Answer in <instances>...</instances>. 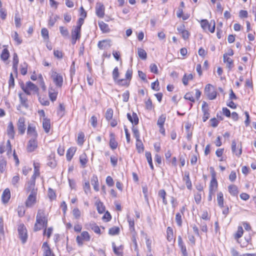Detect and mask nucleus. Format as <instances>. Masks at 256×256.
Segmentation results:
<instances>
[{"instance_id":"f257e3e1","label":"nucleus","mask_w":256,"mask_h":256,"mask_svg":"<svg viewBox=\"0 0 256 256\" xmlns=\"http://www.w3.org/2000/svg\"><path fill=\"white\" fill-rule=\"evenodd\" d=\"M47 226L48 219L46 216L44 210H39L37 213L36 222L34 226V230L37 232L42 228H44V234H45L46 231Z\"/></svg>"},{"instance_id":"f03ea898","label":"nucleus","mask_w":256,"mask_h":256,"mask_svg":"<svg viewBox=\"0 0 256 256\" xmlns=\"http://www.w3.org/2000/svg\"><path fill=\"white\" fill-rule=\"evenodd\" d=\"M20 88L27 95H30L31 92L35 94H38V88L32 82L28 81L26 82V85L24 84H20Z\"/></svg>"},{"instance_id":"7ed1b4c3","label":"nucleus","mask_w":256,"mask_h":256,"mask_svg":"<svg viewBox=\"0 0 256 256\" xmlns=\"http://www.w3.org/2000/svg\"><path fill=\"white\" fill-rule=\"evenodd\" d=\"M202 28L205 31L208 30L212 33L214 32L215 30V22L214 20L211 21L209 23L207 20H202L200 22Z\"/></svg>"},{"instance_id":"20e7f679","label":"nucleus","mask_w":256,"mask_h":256,"mask_svg":"<svg viewBox=\"0 0 256 256\" xmlns=\"http://www.w3.org/2000/svg\"><path fill=\"white\" fill-rule=\"evenodd\" d=\"M204 93L210 100H213L216 97V92L214 90V86L211 84L206 85L204 88Z\"/></svg>"},{"instance_id":"39448f33","label":"nucleus","mask_w":256,"mask_h":256,"mask_svg":"<svg viewBox=\"0 0 256 256\" xmlns=\"http://www.w3.org/2000/svg\"><path fill=\"white\" fill-rule=\"evenodd\" d=\"M18 233L19 238L20 239L22 244H24L28 238L27 230L24 224H20L18 226Z\"/></svg>"},{"instance_id":"423d86ee","label":"nucleus","mask_w":256,"mask_h":256,"mask_svg":"<svg viewBox=\"0 0 256 256\" xmlns=\"http://www.w3.org/2000/svg\"><path fill=\"white\" fill-rule=\"evenodd\" d=\"M51 77L57 87L61 88L63 84V78L60 74L52 71Z\"/></svg>"},{"instance_id":"0eeeda50","label":"nucleus","mask_w":256,"mask_h":256,"mask_svg":"<svg viewBox=\"0 0 256 256\" xmlns=\"http://www.w3.org/2000/svg\"><path fill=\"white\" fill-rule=\"evenodd\" d=\"M90 236L88 232L86 231H84L81 233L80 236H78L76 238V241L78 246H82L83 245V241L86 242L90 241Z\"/></svg>"},{"instance_id":"6e6552de","label":"nucleus","mask_w":256,"mask_h":256,"mask_svg":"<svg viewBox=\"0 0 256 256\" xmlns=\"http://www.w3.org/2000/svg\"><path fill=\"white\" fill-rule=\"evenodd\" d=\"M36 139L37 138H31L28 142L26 148L28 152H32L38 148V142Z\"/></svg>"},{"instance_id":"1a4fd4ad","label":"nucleus","mask_w":256,"mask_h":256,"mask_svg":"<svg viewBox=\"0 0 256 256\" xmlns=\"http://www.w3.org/2000/svg\"><path fill=\"white\" fill-rule=\"evenodd\" d=\"M112 46L110 40H104L98 42V46L100 50H106L108 49Z\"/></svg>"},{"instance_id":"9d476101","label":"nucleus","mask_w":256,"mask_h":256,"mask_svg":"<svg viewBox=\"0 0 256 256\" xmlns=\"http://www.w3.org/2000/svg\"><path fill=\"white\" fill-rule=\"evenodd\" d=\"M96 16L102 18L104 15V7L102 4L97 2L96 6Z\"/></svg>"},{"instance_id":"9b49d317","label":"nucleus","mask_w":256,"mask_h":256,"mask_svg":"<svg viewBox=\"0 0 256 256\" xmlns=\"http://www.w3.org/2000/svg\"><path fill=\"white\" fill-rule=\"evenodd\" d=\"M238 149L236 150V143L235 140H233L232 143V153L234 154L237 156L240 157L242 153V144L238 146Z\"/></svg>"},{"instance_id":"f8f14e48","label":"nucleus","mask_w":256,"mask_h":256,"mask_svg":"<svg viewBox=\"0 0 256 256\" xmlns=\"http://www.w3.org/2000/svg\"><path fill=\"white\" fill-rule=\"evenodd\" d=\"M42 248L43 250V256H55L46 242H44L42 244Z\"/></svg>"},{"instance_id":"ddd939ff","label":"nucleus","mask_w":256,"mask_h":256,"mask_svg":"<svg viewBox=\"0 0 256 256\" xmlns=\"http://www.w3.org/2000/svg\"><path fill=\"white\" fill-rule=\"evenodd\" d=\"M25 118L24 117H20L18 120V128L20 134H23L26 130Z\"/></svg>"},{"instance_id":"4468645a","label":"nucleus","mask_w":256,"mask_h":256,"mask_svg":"<svg viewBox=\"0 0 256 256\" xmlns=\"http://www.w3.org/2000/svg\"><path fill=\"white\" fill-rule=\"evenodd\" d=\"M177 30L179 34H182V38L184 40H187L190 36L189 32L185 30L184 25H180L177 28Z\"/></svg>"},{"instance_id":"2eb2a0df","label":"nucleus","mask_w":256,"mask_h":256,"mask_svg":"<svg viewBox=\"0 0 256 256\" xmlns=\"http://www.w3.org/2000/svg\"><path fill=\"white\" fill-rule=\"evenodd\" d=\"M27 134L32 138H37L38 134L36 130V127L32 124H30L28 126Z\"/></svg>"},{"instance_id":"dca6fc26","label":"nucleus","mask_w":256,"mask_h":256,"mask_svg":"<svg viewBox=\"0 0 256 256\" xmlns=\"http://www.w3.org/2000/svg\"><path fill=\"white\" fill-rule=\"evenodd\" d=\"M110 146L112 150H116L118 147V143L116 140L114 134L110 133Z\"/></svg>"},{"instance_id":"f3484780","label":"nucleus","mask_w":256,"mask_h":256,"mask_svg":"<svg viewBox=\"0 0 256 256\" xmlns=\"http://www.w3.org/2000/svg\"><path fill=\"white\" fill-rule=\"evenodd\" d=\"M127 118L129 121H130L132 124L137 125L139 122V119L137 114L136 112H133L132 116L129 113L127 114Z\"/></svg>"},{"instance_id":"a211bd4d","label":"nucleus","mask_w":256,"mask_h":256,"mask_svg":"<svg viewBox=\"0 0 256 256\" xmlns=\"http://www.w3.org/2000/svg\"><path fill=\"white\" fill-rule=\"evenodd\" d=\"M6 131L8 136L11 139H14V138L15 132L14 130V126L12 122H10L8 123Z\"/></svg>"},{"instance_id":"6ab92c4d","label":"nucleus","mask_w":256,"mask_h":256,"mask_svg":"<svg viewBox=\"0 0 256 256\" xmlns=\"http://www.w3.org/2000/svg\"><path fill=\"white\" fill-rule=\"evenodd\" d=\"M178 245L183 255H188L186 247L182 240L181 236H179L178 238Z\"/></svg>"},{"instance_id":"aec40b11","label":"nucleus","mask_w":256,"mask_h":256,"mask_svg":"<svg viewBox=\"0 0 256 256\" xmlns=\"http://www.w3.org/2000/svg\"><path fill=\"white\" fill-rule=\"evenodd\" d=\"M18 97L20 98V105L26 108H28V99L25 96L24 94L20 92L18 94Z\"/></svg>"},{"instance_id":"412c9836","label":"nucleus","mask_w":256,"mask_h":256,"mask_svg":"<svg viewBox=\"0 0 256 256\" xmlns=\"http://www.w3.org/2000/svg\"><path fill=\"white\" fill-rule=\"evenodd\" d=\"M218 189V182L216 179L212 180L209 186V192L211 194H215Z\"/></svg>"},{"instance_id":"4be33fe9","label":"nucleus","mask_w":256,"mask_h":256,"mask_svg":"<svg viewBox=\"0 0 256 256\" xmlns=\"http://www.w3.org/2000/svg\"><path fill=\"white\" fill-rule=\"evenodd\" d=\"M228 190L230 194L234 196H238L239 191L238 188L234 184H230L228 186Z\"/></svg>"},{"instance_id":"5701e85b","label":"nucleus","mask_w":256,"mask_h":256,"mask_svg":"<svg viewBox=\"0 0 256 256\" xmlns=\"http://www.w3.org/2000/svg\"><path fill=\"white\" fill-rule=\"evenodd\" d=\"M10 198V192L8 188L4 190L2 196V201L4 203H7Z\"/></svg>"},{"instance_id":"b1692460","label":"nucleus","mask_w":256,"mask_h":256,"mask_svg":"<svg viewBox=\"0 0 256 256\" xmlns=\"http://www.w3.org/2000/svg\"><path fill=\"white\" fill-rule=\"evenodd\" d=\"M36 196H28L26 202V207H32L34 204L36 203Z\"/></svg>"},{"instance_id":"393cba45","label":"nucleus","mask_w":256,"mask_h":256,"mask_svg":"<svg viewBox=\"0 0 256 256\" xmlns=\"http://www.w3.org/2000/svg\"><path fill=\"white\" fill-rule=\"evenodd\" d=\"M42 127L46 133L49 132L50 128V122L49 119L46 118L43 119Z\"/></svg>"},{"instance_id":"a878e982","label":"nucleus","mask_w":256,"mask_h":256,"mask_svg":"<svg viewBox=\"0 0 256 256\" xmlns=\"http://www.w3.org/2000/svg\"><path fill=\"white\" fill-rule=\"evenodd\" d=\"M3 46L4 48L2 50V54H0V58L2 60L6 61L9 58L10 53L8 50L6 48L7 46L4 45Z\"/></svg>"},{"instance_id":"bb28decb","label":"nucleus","mask_w":256,"mask_h":256,"mask_svg":"<svg viewBox=\"0 0 256 256\" xmlns=\"http://www.w3.org/2000/svg\"><path fill=\"white\" fill-rule=\"evenodd\" d=\"M98 24L100 30L103 33H106L110 31V29L108 24L104 23V22H98Z\"/></svg>"},{"instance_id":"cd10ccee","label":"nucleus","mask_w":256,"mask_h":256,"mask_svg":"<svg viewBox=\"0 0 256 256\" xmlns=\"http://www.w3.org/2000/svg\"><path fill=\"white\" fill-rule=\"evenodd\" d=\"M224 62L226 63L227 67L230 70L234 66V61L230 58L227 56L226 54H224Z\"/></svg>"},{"instance_id":"c85d7f7f","label":"nucleus","mask_w":256,"mask_h":256,"mask_svg":"<svg viewBox=\"0 0 256 256\" xmlns=\"http://www.w3.org/2000/svg\"><path fill=\"white\" fill-rule=\"evenodd\" d=\"M184 181L186 182V184L188 190H191L192 188V184L190 178V174L188 172H185L184 176L183 178Z\"/></svg>"},{"instance_id":"c756f323","label":"nucleus","mask_w":256,"mask_h":256,"mask_svg":"<svg viewBox=\"0 0 256 256\" xmlns=\"http://www.w3.org/2000/svg\"><path fill=\"white\" fill-rule=\"evenodd\" d=\"M216 200L218 206L221 208H224V195L222 192H220L217 194Z\"/></svg>"},{"instance_id":"7c9ffc66","label":"nucleus","mask_w":256,"mask_h":256,"mask_svg":"<svg viewBox=\"0 0 256 256\" xmlns=\"http://www.w3.org/2000/svg\"><path fill=\"white\" fill-rule=\"evenodd\" d=\"M76 151V149L74 147L70 148L68 149L66 154V160L68 161L71 160Z\"/></svg>"},{"instance_id":"2f4dec72","label":"nucleus","mask_w":256,"mask_h":256,"mask_svg":"<svg viewBox=\"0 0 256 256\" xmlns=\"http://www.w3.org/2000/svg\"><path fill=\"white\" fill-rule=\"evenodd\" d=\"M91 183L94 186V190L96 192H98L99 190V184L98 177L94 175L92 176L91 179Z\"/></svg>"},{"instance_id":"473e14b6","label":"nucleus","mask_w":256,"mask_h":256,"mask_svg":"<svg viewBox=\"0 0 256 256\" xmlns=\"http://www.w3.org/2000/svg\"><path fill=\"white\" fill-rule=\"evenodd\" d=\"M80 32L81 30L74 27L72 30V38H74L75 39H80L81 36Z\"/></svg>"},{"instance_id":"72a5a7b5","label":"nucleus","mask_w":256,"mask_h":256,"mask_svg":"<svg viewBox=\"0 0 256 256\" xmlns=\"http://www.w3.org/2000/svg\"><path fill=\"white\" fill-rule=\"evenodd\" d=\"M113 250L114 253L117 255V256H122V246H120L119 247H116L114 242L112 243Z\"/></svg>"},{"instance_id":"f704fd0d","label":"nucleus","mask_w":256,"mask_h":256,"mask_svg":"<svg viewBox=\"0 0 256 256\" xmlns=\"http://www.w3.org/2000/svg\"><path fill=\"white\" fill-rule=\"evenodd\" d=\"M98 212L100 214H102L105 211V206L103 203L100 201L96 202V203Z\"/></svg>"},{"instance_id":"c9c22d12","label":"nucleus","mask_w":256,"mask_h":256,"mask_svg":"<svg viewBox=\"0 0 256 256\" xmlns=\"http://www.w3.org/2000/svg\"><path fill=\"white\" fill-rule=\"evenodd\" d=\"M136 148L138 153L142 152L144 150V146L143 144L140 139L136 140Z\"/></svg>"},{"instance_id":"e433bc0d","label":"nucleus","mask_w":256,"mask_h":256,"mask_svg":"<svg viewBox=\"0 0 256 256\" xmlns=\"http://www.w3.org/2000/svg\"><path fill=\"white\" fill-rule=\"evenodd\" d=\"M80 162L82 168L86 167V165L88 162L87 156L86 154L84 153L80 156Z\"/></svg>"},{"instance_id":"4c0bfd02","label":"nucleus","mask_w":256,"mask_h":256,"mask_svg":"<svg viewBox=\"0 0 256 256\" xmlns=\"http://www.w3.org/2000/svg\"><path fill=\"white\" fill-rule=\"evenodd\" d=\"M138 54L139 57L142 60H146L147 58L146 52L142 48H138Z\"/></svg>"},{"instance_id":"58836bf2","label":"nucleus","mask_w":256,"mask_h":256,"mask_svg":"<svg viewBox=\"0 0 256 256\" xmlns=\"http://www.w3.org/2000/svg\"><path fill=\"white\" fill-rule=\"evenodd\" d=\"M166 234L168 240L169 242H171L172 240L174 237L173 230L171 227L168 226L167 228Z\"/></svg>"},{"instance_id":"ea45409f","label":"nucleus","mask_w":256,"mask_h":256,"mask_svg":"<svg viewBox=\"0 0 256 256\" xmlns=\"http://www.w3.org/2000/svg\"><path fill=\"white\" fill-rule=\"evenodd\" d=\"M120 233V228L118 226H114L108 230V234L111 236L118 234Z\"/></svg>"},{"instance_id":"a19ab883","label":"nucleus","mask_w":256,"mask_h":256,"mask_svg":"<svg viewBox=\"0 0 256 256\" xmlns=\"http://www.w3.org/2000/svg\"><path fill=\"white\" fill-rule=\"evenodd\" d=\"M20 178L18 174L14 176L12 179V185L16 188H18V182H20Z\"/></svg>"},{"instance_id":"79ce46f5","label":"nucleus","mask_w":256,"mask_h":256,"mask_svg":"<svg viewBox=\"0 0 256 256\" xmlns=\"http://www.w3.org/2000/svg\"><path fill=\"white\" fill-rule=\"evenodd\" d=\"M193 78V76L192 74H188V76L185 74L182 78V83L184 86H186L188 84V82L190 80H192Z\"/></svg>"},{"instance_id":"37998d69","label":"nucleus","mask_w":256,"mask_h":256,"mask_svg":"<svg viewBox=\"0 0 256 256\" xmlns=\"http://www.w3.org/2000/svg\"><path fill=\"white\" fill-rule=\"evenodd\" d=\"M146 157L148 160V162L152 170H154V166L152 162V155L150 152H146Z\"/></svg>"},{"instance_id":"c03bdc74","label":"nucleus","mask_w":256,"mask_h":256,"mask_svg":"<svg viewBox=\"0 0 256 256\" xmlns=\"http://www.w3.org/2000/svg\"><path fill=\"white\" fill-rule=\"evenodd\" d=\"M166 192L164 190H160L158 192V196L162 198V202L164 204H167L168 202L166 200Z\"/></svg>"},{"instance_id":"a18cd8bd","label":"nucleus","mask_w":256,"mask_h":256,"mask_svg":"<svg viewBox=\"0 0 256 256\" xmlns=\"http://www.w3.org/2000/svg\"><path fill=\"white\" fill-rule=\"evenodd\" d=\"M59 28H60V31L61 34L64 37H68V36L69 32H68V30L66 28L62 26H60Z\"/></svg>"},{"instance_id":"49530a36","label":"nucleus","mask_w":256,"mask_h":256,"mask_svg":"<svg viewBox=\"0 0 256 256\" xmlns=\"http://www.w3.org/2000/svg\"><path fill=\"white\" fill-rule=\"evenodd\" d=\"M166 117L164 114H162L158 118L157 122V124L158 126H164V122L166 121Z\"/></svg>"},{"instance_id":"de8ad7c7","label":"nucleus","mask_w":256,"mask_h":256,"mask_svg":"<svg viewBox=\"0 0 256 256\" xmlns=\"http://www.w3.org/2000/svg\"><path fill=\"white\" fill-rule=\"evenodd\" d=\"M36 189H37V188L36 186V183L30 182H27L26 188V192Z\"/></svg>"},{"instance_id":"09e8293b","label":"nucleus","mask_w":256,"mask_h":256,"mask_svg":"<svg viewBox=\"0 0 256 256\" xmlns=\"http://www.w3.org/2000/svg\"><path fill=\"white\" fill-rule=\"evenodd\" d=\"M84 132H79L78 136V144L80 146H82L84 142Z\"/></svg>"},{"instance_id":"8fccbe9b","label":"nucleus","mask_w":256,"mask_h":256,"mask_svg":"<svg viewBox=\"0 0 256 256\" xmlns=\"http://www.w3.org/2000/svg\"><path fill=\"white\" fill-rule=\"evenodd\" d=\"M48 196L50 200H54L56 198L55 192L51 188L48 189Z\"/></svg>"},{"instance_id":"3c124183","label":"nucleus","mask_w":256,"mask_h":256,"mask_svg":"<svg viewBox=\"0 0 256 256\" xmlns=\"http://www.w3.org/2000/svg\"><path fill=\"white\" fill-rule=\"evenodd\" d=\"M12 38L16 42L17 44L19 45L22 43V40L19 38L18 34L17 32H14V34L12 35Z\"/></svg>"},{"instance_id":"603ef678","label":"nucleus","mask_w":256,"mask_h":256,"mask_svg":"<svg viewBox=\"0 0 256 256\" xmlns=\"http://www.w3.org/2000/svg\"><path fill=\"white\" fill-rule=\"evenodd\" d=\"M244 230L241 226H239L238 228L236 233L235 234L234 238L236 239L241 238L243 234Z\"/></svg>"},{"instance_id":"864d4df0","label":"nucleus","mask_w":256,"mask_h":256,"mask_svg":"<svg viewBox=\"0 0 256 256\" xmlns=\"http://www.w3.org/2000/svg\"><path fill=\"white\" fill-rule=\"evenodd\" d=\"M132 131L134 136L136 138V140L140 139V134L138 128L136 127L133 126L132 128Z\"/></svg>"},{"instance_id":"5fc2aeb1","label":"nucleus","mask_w":256,"mask_h":256,"mask_svg":"<svg viewBox=\"0 0 256 256\" xmlns=\"http://www.w3.org/2000/svg\"><path fill=\"white\" fill-rule=\"evenodd\" d=\"M176 222L178 224V226L180 227L182 226V214L178 212L176 215Z\"/></svg>"},{"instance_id":"6e6d98bb","label":"nucleus","mask_w":256,"mask_h":256,"mask_svg":"<svg viewBox=\"0 0 256 256\" xmlns=\"http://www.w3.org/2000/svg\"><path fill=\"white\" fill-rule=\"evenodd\" d=\"M113 116V110L112 108H108L106 112V118L108 120H111Z\"/></svg>"},{"instance_id":"4d7b16f0","label":"nucleus","mask_w":256,"mask_h":256,"mask_svg":"<svg viewBox=\"0 0 256 256\" xmlns=\"http://www.w3.org/2000/svg\"><path fill=\"white\" fill-rule=\"evenodd\" d=\"M119 76V72L118 67H116L112 72V78L114 82H116Z\"/></svg>"},{"instance_id":"13d9d810","label":"nucleus","mask_w":256,"mask_h":256,"mask_svg":"<svg viewBox=\"0 0 256 256\" xmlns=\"http://www.w3.org/2000/svg\"><path fill=\"white\" fill-rule=\"evenodd\" d=\"M209 109L202 110L203 112L202 120L204 122H206L210 117Z\"/></svg>"},{"instance_id":"bf43d9fd","label":"nucleus","mask_w":256,"mask_h":256,"mask_svg":"<svg viewBox=\"0 0 256 256\" xmlns=\"http://www.w3.org/2000/svg\"><path fill=\"white\" fill-rule=\"evenodd\" d=\"M184 98L186 100H189L190 102H195V100L193 97L192 94L191 92H187L184 96Z\"/></svg>"},{"instance_id":"052dcab7","label":"nucleus","mask_w":256,"mask_h":256,"mask_svg":"<svg viewBox=\"0 0 256 256\" xmlns=\"http://www.w3.org/2000/svg\"><path fill=\"white\" fill-rule=\"evenodd\" d=\"M128 221L129 224L130 230V232H134V220H132L128 218Z\"/></svg>"},{"instance_id":"680f3d73","label":"nucleus","mask_w":256,"mask_h":256,"mask_svg":"<svg viewBox=\"0 0 256 256\" xmlns=\"http://www.w3.org/2000/svg\"><path fill=\"white\" fill-rule=\"evenodd\" d=\"M41 34L43 38L45 40H48L49 38L48 31L46 28H42L41 30Z\"/></svg>"},{"instance_id":"e2e57ef3","label":"nucleus","mask_w":256,"mask_h":256,"mask_svg":"<svg viewBox=\"0 0 256 256\" xmlns=\"http://www.w3.org/2000/svg\"><path fill=\"white\" fill-rule=\"evenodd\" d=\"M6 162L5 160H2L0 161V172L3 173L6 170Z\"/></svg>"},{"instance_id":"0e129e2a","label":"nucleus","mask_w":256,"mask_h":256,"mask_svg":"<svg viewBox=\"0 0 256 256\" xmlns=\"http://www.w3.org/2000/svg\"><path fill=\"white\" fill-rule=\"evenodd\" d=\"M84 190L85 193L87 194L90 191V182L88 181H86L84 182Z\"/></svg>"},{"instance_id":"69168bd1","label":"nucleus","mask_w":256,"mask_h":256,"mask_svg":"<svg viewBox=\"0 0 256 256\" xmlns=\"http://www.w3.org/2000/svg\"><path fill=\"white\" fill-rule=\"evenodd\" d=\"M152 88L154 90L158 91L160 90L159 82L157 80L154 82H153L151 84Z\"/></svg>"},{"instance_id":"338daca9","label":"nucleus","mask_w":256,"mask_h":256,"mask_svg":"<svg viewBox=\"0 0 256 256\" xmlns=\"http://www.w3.org/2000/svg\"><path fill=\"white\" fill-rule=\"evenodd\" d=\"M54 54L55 57L58 59L62 58L63 57V53L62 51L58 50H54Z\"/></svg>"},{"instance_id":"774afa93","label":"nucleus","mask_w":256,"mask_h":256,"mask_svg":"<svg viewBox=\"0 0 256 256\" xmlns=\"http://www.w3.org/2000/svg\"><path fill=\"white\" fill-rule=\"evenodd\" d=\"M91 228L94 232L98 234H100V230L98 226L96 224H92L91 225Z\"/></svg>"}]
</instances>
